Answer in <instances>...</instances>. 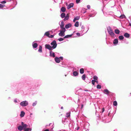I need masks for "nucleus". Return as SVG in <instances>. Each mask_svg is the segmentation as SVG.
<instances>
[{
	"label": "nucleus",
	"instance_id": "52",
	"mask_svg": "<svg viewBox=\"0 0 131 131\" xmlns=\"http://www.w3.org/2000/svg\"><path fill=\"white\" fill-rule=\"evenodd\" d=\"M76 20H75V19H74H74H73V22H75V21H76Z\"/></svg>",
	"mask_w": 131,
	"mask_h": 131
},
{
	"label": "nucleus",
	"instance_id": "30",
	"mask_svg": "<svg viewBox=\"0 0 131 131\" xmlns=\"http://www.w3.org/2000/svg\"><path fill=\"white\" fill-rule=\"evenodd\" d=\"M113 105L115 106L117 105V103L116 101H114L113 102Z\"/></svg>",
	"mask_w": 131,
	"mask_h": 131
},
{
	"label": "nucleus",
	"instance_id": "51",
	"mask_svg": "<svg viewBox=\"0 0 131 131\" xmlns=\"http://www.w3.org/2000/svg\"><path fill=\"white\" fill-rule=\"evenodd\" d=\"M79 127H77V130H78L79 129Z\"/></svg>",
	"mask_w": 131,
	"mask_h": 131
},
{
	"label": "nucleus",
	"instance_id": "54",
	"mask_svg": "<svg viewBox=\"0 0 131 131\" xmlns=\"http://www.w3.org/2000/svg\"><path fill=\"white\" fill-rule=\"evenodd\" d=\"M63 107L62 106L61 107V109H62L63 108Z\"/></svg>",
	"mask_w": 131,
	"mask_h": 131
},
{
	"label": "nucleus",
	"instance_id": "6",
	"mask_svg": "<svg viewBox=\"0 0 131 131\" xmlns=\"http://www.w3.org/2000/svg\"><path fill=\"white\" fill-rule=\"evenodd\" d=\"M21 125L23 126V129L26 128L27 126V125L25 124H24L23 122H21Z\"/></svg>",
	"mask_w": 131,
	"mask_h": 131
},
{
	"label": "nucleus",
	"instance_id": "46",
	"mask_svg": "<svg viewBox=\"0 0 131 131\" xmlns=\"http://www.w3.org/2000/svg\"><path fill=\"white\" fill-rule=\"evenodd\" d=\"M105 110L104 108H103L102 109V112H103Z\"/></svg>",
	"mask_w": 131,
	"mask_h": 131
},
{
	"label": "nucleus",
	"instance_id": "4",
	"mask_svg": "<svg viewBox=\"0 0 131 131\" xmlns=\"http://www.w3.org/2000/svg\"><path fill=\"white\" fill-rule=\"evenodd\" d=\"M64 32L60 30V32L59 33V35L61 37H63L65 35V33Z\"/></svg>",
	"mask_w": 131,
	"mask_h": 131
},
{
	"label": "nucleus",
	"instance_id": "23",
	"mask_svg": "<svg viewBox=\"0 0 131 131\" xmlns=\"http://www.w3.org/2000/svg\"><path fill=\"white\" fill-rule=\"evenodd\" d=\"M115 32L116 34H118L120 32V31L118 29H115Z\"/></svg>",
	"mask_w": 131,
	"mask_h": 131
},
{
	"label": "nucleus",
	"instance_id": "32",
	"mask_svg": "<svg viewBox=\"0 0 131 131\" xmlns=\"http://www.w3.org/2000/svg\"><path fill=\"white\" fill-rule=\"evenodd\" d=\"M93 78L94 80H97L98 79V78L96 76H94L93 77Z\"/></svg>",
	"mask_w": 131,
	"mask_h": 131
},
{
	"label": "nucleus",
	"instance_id": "49",
	"mask_svg": "<svg viewBox=\"0 0 131 131\" xmlns=\"http://www.w3.org/2000/svg\"><path fill=\"white\" fill-rule=\"evenodd\" d=\"M60 58L62 60L63 59V57H60Z\"/></svg>",
	"mask_w": 131,
	"mask_h": 131
},
{
	"label": "nucleus",
	"instance_id": "33",
	"mask_svg": "<svg viewBox=\"0 0 131 131\" xmlns=\"http://www.w3.org/2000/svg\"><path fill=\"white\" fill-rule=\"evenodd\" d=\"M125 16L124 15H121L120 17V18L122 19L125 18Z\"/></svg>",
	"mask_w": 131,
	"mask_h": 131
},
{
	"label": "nucleus",
	"instance_id": "48",
	"mask_svg": "<svg viewBox=\"0 0 131 131\" xmlns=\"http://www.w3.org/2000/svg\"><path fill=\"white\" fill-rule=\"evenodd\" d=\"M81 109H82L83 108V104H82L81 105Z\"/></svg>",
	"mask_w": 131,
	"mask_h": 131
},
{
	"label": "nucleus",
	"instance_id": "8",
	"mask_svg": "<svg viewBox=\"0 0 131 131\" xmlns=\"http://www.w3.org/2000/svg\"><path fill=\"white\" fill-rule=\"evenodd\" d=\"M72 26V25L70 24H69L66 25L65 27L66 29H68L69 27H71Z\"/></svg>",
	"mask_w": 131,
	"mask_h": 131
},
{
	"label": "nucleus",
	"instance_id": "16",
	"mask_svg": "<svg viewBox=\"0 0 131 131\" xmlns=\"http://www.w3.org/2000/svg\"><path fill=\"white\" fill-rule=\"evenodd\" d=\"M25 114V113L23 111H21V113L20 115V116L21 117H24Z\"/></svg>",
	"mask_w": 131,
	"mask_h": 131
},
{
	"label": "nucleus",
	"instance_id": "35",
	"mask_svg": "<svg viewBox=\"0 0 131 131\" xmlns=\"http://www.w3.org/2000/svg\"><path fill=\"white\" fill-rule=\"evenodd\" d=\"M80 18V16H77L76 17H75L74 18L76 20H78V19H79Z\"/></svg>",
	"mask_w": 131,
	"mask_h": 131
},
{
	"label": "nucleus",
	"instance_id": "47",
	"mask_svg": "<svg viewBox=\"0 0 131 131\" xmlns=\"http://www.w3.org/2000/svg\"><path fill=\"white\" fill-rule=\"evenodd\" d=\"M43 131H49V130L48 129H47Z\"/></svg>",
	"mask_w": 131,
	"mask_h": 131
},
{
	"label": "nucleus",
	"instance_id": "3",
	"mask_svg": "<svg viewBox=\"0 0 131 131\" xmlns=\"http://www.w3.org/2000/svg\"><path fill=\"white\" fill-rule=\"evenodd\" d=\"M28 104V103L27 101H25L21 102L20 105L23 106H27Z\"/></svg>",
	"mask_w": 131,
	"mask_h": 131
},
{
	"label": "nucleus",
	"instance_id": "55",
	"mask_svg": "<svg viewBox=\"0 0 131 131\" xmlns=\"http://www.w3.org/2000/svg\"><path fill=\"white\" fill-rule=\"evenodd\" d=\"M96 82V83H98V82L97 81V82Z\"/></svg>",
	"mask_w": 131,
	"mask_h": 131
},
{
	"label": "nucleus",
	"instance_id": "27",
	"mask_svg": "<svg viewBox=\"0 0 131 131\" xmlns=\"http://www.w3.org/2000/svg\"><path fill=\"white\" fill-rule=\"evenodd\" d=\"M50 35V34L49 32V31H47L46 32L45 34V35L48 37H49V35Z\"/></svg>",
	"mask_w": 131,
	"mask_h": 131
},
{
	"label": "nucleus",
	"instance_id": "24",
	"mask_svg": "<svg viewBox=\"0 0 131 131\" xmlns=\"http://www.w3.org/2000/svg\"><path fill=\"white\" fill-rule=\"evenodd\" d=\"M86 78V75L85 74H83L82 77V78L83 80H85Z\"/></svg>",
	"mask_w": 131,
	"mask_h": 131
},
{
	"label": "nucleus",
	"instance_id": "37",
	"mask_svg": "<svg viewBox=\"0 0 131 131\" xmlns=\"http://www.w3.org/2000/svg\"><path fill=\"white\" fill-rule=\"evenodd\" d=\"M69 18V17H67L66 16H65V18L64 19V21H66V20H67Z\"/></svg>",
	"mask_w": 131,
	"mask_h": 131
},
{
	"label": "nucleus",
	"instance_id": "34",
	"mask_svg": "<svg viewBox=\"0 0 131 131\" xmlns=\"http://www.w3.org/2000/svg\"><path fill=\"white\" fill-rule=\"evenodd\" d=\"M70 116V113H66V116L67 117H68Z\"/></svg>",
	"mask_w": 131,
	"mask_h": 131
},
{
	"label": "nucleus",
	"instance_id": "21",
	"mask_svg": "<svg viewBox=\"0 0 131 131\" xmlns=\"http://www.w3.org/2000/svg\"><path fill=\"white\" fill-rule=\"evenodd\" d=\"M66 14L64 13H62L61 15V16L62 18H63L65 17Z\"/></svg>",
	"mask_w": 131,
	"mask_h": 131
},
{
	"label": "nucleus",
	"instance_id": "20",
	"mask_svg": "<svg viewBox=\"0 0 131 131\" xmlns=\"http://www.w3.org/2000/svg\"><path fill=\"white\" fill-rule=\"evenodd\" d=\"M80 73L81 74H83L84 72V69L83 68H81L80 70Z\"/></svg>",
	"mask_w": 131,
	"mask_h": 131
},
{
	"label": "nucleus",
	"instance_id": "22",
	"mask_svg": "<svg viewBox=\"0 0 131 131\" xmlns=\"http://www.w3.org/2000/svg\"><path fill=\"white\" fill-rule=\"evenodd\" d=\"M64 27V24L63 21H62L61 23V24L60 25V28H63Z\"/></svg>",
	"mask_w": 131,
	"mask_h": 131
},
{
	"label": "nucleus",
	"instance_id": "2",
	"mask_svg": "<svg viewBox=\"0 0 131 131\" xmlns=\"http://www.w3.org/2000/svg\"><path fill=\"white\" fill-rule=\"evenodd\" d=\"M108 32L109 34L112 37L114 36L115 35L110 27H109L107 28Z\"/></svg>",
	"mask_w": 131,
	"mask_h": 131
},
{
	"label": "nucleus",
	"instance_id": "36",
	"mask_svg": "<svg viewBox=\"0 0 131 131\" xmlns=\"http://www.w3.org/2000/svg\"><path fill=\"white\" fill-rule=\"evenodd\" d=\"M97 88L98 89H100L101 88V85L98 84L97 86Z\"/></svg>",
	"mask_w": 131,
	"mask_h": 131
},
{
	"label": "nucleus",
	"instance_id": "17",
	"mask_svg": "<svg viewBox=\"0 0 131 131\" xmlns=\"http://www.w3.org/2000/svg\"><path fill=\"white\" fill-rule=\"evenodd\" d=\"M42 47L41 46H40L39 47V48L38 50V51L40 52H42Z\"/></svg>",
	"mask_w": 131,
	"mask_h": 131
},
{
	"label": "nucleus",
	"instance_id": "5",
	"mask_svg": "<svg viewBox=\"0 0 131 131\" xmlns=\"http://www.w3.org/2000/svg\"><path fill=\"white\" fill-rule=\"evenodd\" d=\"M74 5L73 3H71L70 4L67 6V9H69L72 7H73Z\"/></svg>",
	"mask_w": 131,
	"mask_h": 131
},
{
	"label": "nucleus",
	"instance_id": "50",
	"mask_svg": "<svg viewBox=\"0 0 131 131\" xmlns=\"http://www.w3.org/2000/svg\"><path fill=\"white\" fill-rule=\"evenodd\" d=\"M66 16L68 17H69V14H67Z\"/></svg>",
	"mask_w": 131,
	"mask_h": 131
},
{
	"label": "nucleus",
	"instance_id": "40",
	"mask_svg": "<svg viewBox=\"0 0 131 131\" xmlns=\"http://www.w3.org/2000/svg\"><path fill=\"white\" fill-rule=\"evenodd\" d=\"M54 35H51L50 36H49V37L50 38H52L54 37Z\"/></svg>",
	"mask_w": 131,
	"mask_h": 131
},
{
	"label": "nucleus",
	"instance_id": "57",
	"mask_svg": "<svg viewBox=\"0 0 131 131\" xmlns=\"http://www.w3.org/2000/svg\"><path fill=\"white\" fill-rule=\"evenodd\" d=\"M130 94H131V93Z\"/></svg>",
	"mask_w": 131,
	"mask_h": 131
},
{
	"label": "nucleus",
	"instance_id": "56",
	"mask_svg": "<svg viewBox=\"0 0 131 131\" xmlns=\"http://www.w3.org/2000/svg\"><path fill=\"white\" fill-rule=\"evenodd\" d=\"M61 131V130H60V131Z\"/></svg>",
	"mask_w": 131,
	"mask_h": 131
},
{
	"label": "nucleus",
	"instance_id": "44",
	"mask_svg": "<svg viewBox=\"0 0 131 131\" xmlns=\"http://www.w3.org/2000/svg\"><path fill=\"white\" fill-rule=\"evenodd\" d=\"M87 7L88 9H89L90 8V6L89 5H88L87 6Z\"/></svg>",
	"mask_w": 131,
	"mask_h": 131
},
{
	"label": "nucleus",
	"instance_id": "19",
	"mask_svg": "<svg viewBox=\"0 0 131 131\" xmlns=\"http://www.w3.org/2000/svg\"><path fill=\"white\" fill-rule=\"evenodd\" d=\"M73 74L74 76H76L78 75V73L77 71H75L73 72Z\"/></svg>",
	"mask_w": 131,
	"mask_h": 131
},
{
	"label": "nucleus",
	"instance_id": "14",
	"mask_svg": "<svg viewBox=\"0 0 131 131\" xmlns=\"http://www.w3.org/2000/svg\"><path fill=\"white\" fill-rule=\"evenodd\" d=\"M124 36L125 37L128 38L129 37V34L127 33H125L124 34Z\"/></svg>",
	"mask_w": 131,
	"mask_h": 131
},
{
	"label": "nucleus",
	"instance_id": "7",
	"mask_svg": "<svg viewBox=\"0 0 131 131\" xmlns=\"http://www.w3.org/2000/svg\"><path fill=\"white\" fill-rule=\"evenodd\" d=\"M52 51H51L50 52V56H52L53 57H55V54L54 53V52L52 53Z\"/></svg>",
	"mask_w": 131,
	"mask_h": 131
},
{
	"label": "nucleus",
	"instance_id": "15",
	"mask_svg": "<svg viewBox=\"0 0 131 131\" xmlns=\"http://www.w3.org/2000/svg\"><path fill=\"white\" fill-rule=\"evenodd\" d=\"M32 46L34 48H36L37 47L38 45L36 43H35L33 44Z\"/></svg>",
	"mask_w": 131,
	"mask_h": 131
},
{
	"label": "nucleus",
	"instance_id": "31",
	"mask_svg": "<svg viewBox=\"0 0 131 131\" xmlns=\"http://www.w3.org/2000/svg\"><path fill=\"white\" fill-rule=\"evenodd\" d=\"M61 28V30H60L64 32H65V31H66V30L64 27L62 28Z\"/></svg>",
	"mask_w": 131,
	"mask_h": 131
},
{
	"label": "nucleus",
	"instance_id": "10",
	"mask_svg": "<svg viewBox=\"0 0 131 131\" xmlns=\"http://www.w3.org/2000/svg\"><path fill=\"white\" fill-rule=\"evenodd\" d=\"M104 93L106 94H108L110 92L107 89H105L104 90Z\"/></svg>",
	"mask_w": 131,
	"mask_h": 131
},
{
	"label": "nucleus",
	"instance_id": "11",
	"mask_svg": "<svg viewBox=\"0 0 131 131\" xmlns=\"http://www.w3.org/2000/svg\"><path fill=\"white\" fill-rule=\"evenodd\" d=\"M118 43V40L117 39H115L113 42V43L114 45H116Z\"/></svg>",
	"mask_w": 131,
	"mask_h": 131
},
{
	"label": "nucleus",
	"instance_id": "42",
	"mask_svg": "<svg viewBox=\"0 0 131 131\" xmlns=\"http://www.w3.org/2000/svg\"><path fill=\"white\" fill-rule=\"evenodd\" d=\"M6 3V2L5 1H2L1 2V3L2 4H5Z\"/></svg>",
	"mask_w": 131,
	"mask_h": 131
},
{
	"label": "nucleus",
	"instance_id": "29",
	"mask_svg": "<svg viewBox=\"0 0 131 131\" xmlns=\"http://www.w3.org/2000/svg\"><path fill=\"white\" fill-rule=\"evenodd\" d=\"M95 82H97V81H96L94 80H92V84H93V85H94L95 83Z\"/></svg>",
	"mask_w": 131,
	"mask_h": 131
},
{
	"label": "nucleus",
	"instance_id": "18",
	"mask_svg": "<svg viewBox=\"0 0 131 131\" xmlns=\"http://www.w3.org/2000/svg\"><path fill=\"white\" fill-rule=\"evenodd\" d=\"M72 36V35H67L65 36L63 38H67L69 37H71Z\"/></svg>",
	"mask_w": 131,
	"mask_h": 131
},
{
	"label": "nucleus",
	"instance_id": "26",
	"mask_svg": "<svg viewBox=\"0 0 131 131\" xmlns=\"http://www.w3.org/2000/svg\"><path fill=\"white\" fill-rule=\"evenodd\" d=\"M24 131H29V130L31 131V129L29 128H27L24 129Z\"/></svg>",
	"mask_w": 131,
	"mask_h": 131
},
{
	"label": "nucleus",
	"instance_id": "39",
	"mask_svg": "<svg viewBox=\"0 0 131 131\" xmlns=\"http://www.w3.org/2000/svg\"><path fill=\"white\" fill-rule=\"evenodd\" d=\"M58 40L59 41H61L63 40V39L61 38L58 39Z\"/></svg>",
	"mask_w": 131,
	"mask_h": 131
},
{
	"label": "nucleus",
	"instance_id": "13",
	"mask_svg": "<svg viewBox=\"0 0 131 131\" xmlns=\"http://www.w3.org/2000/svg\"><path fill=\"white\" fill-rule=\"evenodd\" d=\"M61 10L62 12H64L66 10V8L64 7H62L61 9Z\"/></svg>",
	"mask_w": 131,
	"mask_h": 131
},
{
	"label": "nucleus",
	"instance_id": "45",
	"mask_svg": "<svg viewBox=\"0 0 131 131\" xmlns=\"http://www.w3.org/2000/svg\"><path fill=\"white\" fill-rule=\"evenodd\" d=\"M76 35L78 36H80V34L79 33H77Z\"/></svg>",
	"mask_w": 131,
	"mask_h": 131
},
{
	"label": "nucleus",
	"instance_id": "1",
	"mask_svg": "<svg viewBox=\"0 0 131 131\" xmlns=\"http://www.w3.org/2000/svg\"><path fill=\"white\" fill-rule=\"evenodd\" d=\"M50 44L51 46H51L50 45L48 44L45 45V48L48 49L50 50H52L53 49H55L57 45L56 42L55 40H54Z\"/></svg>",
	"mask_w": 131,
	"mask_h": 131
},
{
	"label": "nucleus",
	"instance_id": "38",
	"mask_svg": "<svg viewBox=\"0 0 131 131\" xmlns=\"http://www.w3.org/2000/svg\"><path fill=\"white\" fill-rule=\"evenodd\" d=\"M37 104V102L36 101L34 103H33L32 106H35Z\"/></svg>",
	"mask_w": 131,
	"mask_h": 131
},
{
	"label": "nucleus",
	"instance_id": "53",
	"mask_svg": "<svg viewBox=\"0 0 131 131\" xmlns=\"http://www.w3.org/2000/svg\"><path fill=\"white\" fill-rule=\"evenodd\" d=\"M14 101L15 103H17V101L16 100H14Z\"/></svg>",
	"mask_w": 131,
	"mask_h": 131
},
{
	"label": "nucleus",
	"instance_id": "41",
	"mask_svg": "<svg viewBox=\"0 0 131 131\" xmlns=\"http://www.w3.org/2000/svg\"><path fill=\"white\" fill-rule=\"evenodd\" d=\"M4 6V5L2 4H0V8H2Z\"/></svg>",
	"mask_w": 131,
	"mask_h": 131
},
{
	"label": "nucleus",
	"instance_id": "28",
	"mask_svg": "<svg viewBox=\"0 0 131 131\" xmlns=\"http://www.w3.org/2000/svg\"><path fill=\"white\" fill-rule=\"evenodd\" d=\"M118 38L120 40H122L123 39L124 37L122 36H119Z\"/></svg>",
	"mask_w": 131,
	"mask_h": 131
},
{
	"label": "nucleus",
	"instance_id": "25",
	"mask_svg": "<svg viewBox=\"0 0 131 131\" xmlns=\"http://www.w3.org/2000/svg\"><path fill=\"white\" fill-rule=\"evenodd\" d=\"M79 26V22L78 21L76 22L74 24V26L76 27H77Z\"/></svg>",
	"mask_w": 131,
	"mask_h": 131
},
{
	"label": "nucleus",
	"instance_id": "12",
	"mask_svg": "<svg viewBox=\"0 0 131 131\" xmlns=\"http://www.w3.org/2000/svg\"><path fill=\"white\" fill-rule=\"evenodd\" d=\"M18 129L19 131H21L23 129V126H19L18 127Z\"/></svg>",
	"mask_w": 131,
	"mask_h": 131
},
{
	"label": "nucleus",
	"instance_id": "43",
	"mask_svg": "<svg viewBox=\"0 0 131 131\" xmlns=\"http://www.w3.org/2000/svg\"><path fill=\"white\" fill-rule=\"evenodd\" d=\"M80 0H76V2L77 4H78L80 2Z\"/></svg>",
	"mask_w": 131,
	"mask_h": 131
},
{
	"label": "nucleus",
	"instance_id": "9",
	"mask_svg": "<svg viewBox=\"0 0 131 131\" xmlns=\"http://www.w3.org/2000/svg\"><path fill=\"white\" fill-rule=\"evenodd\" d=\"M55 60L56 62L58 63H59L60 61V59L57 57H56L55 58Z\"/></svg>",
	"mask_w": 131,
	"mask_h": 131
}]
</instances>
